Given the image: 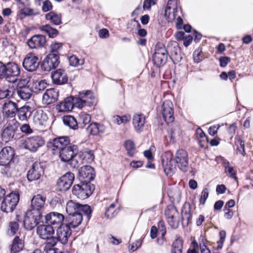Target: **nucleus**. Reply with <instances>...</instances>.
I'll return each instance as SVG.
<instances>
[{
	"label": "nucleus",
	"instance_id": "f257e3e1",
	"mask_svg": "<svg viewBox=\"0 0 253 253\" xmlns=\"http://www.w3.org/2000/svg\"><path fill=\"white\" fill-rule=\"evenodd\" d=\"M162 163L167 174L174 172L177 167L183 171H186L188 168V156L183 149L178 150L174 158L170 152H167L162 156Z\"/></svg>",
	"mask_w": 253,
	"mask_h": 253
},
{
	"label": "nucleus",
	"instance_id": "f03ea898",
	"mask_svg": "<svg viewBox=\"0 0 253 253\" xmlns=\"http://www.w3.org/2000/svg\"><path fill=\"white\" fill-rule=\"evenodd\" d=\"M14 156V151L10 147H4L0 151V166L4 167L1 173L6 176H11L10 163Z\"/></svg>",
	"mask_w": 253,
	"mask_h": 253
},
{
	"label": "nucleus",
	"instance_id": "7ed1b4c3",
	"mask_svg": "<svg viewBox=\"0 0 253 253\" xmlns=\"http://www.w3.org/2000/svg\"><path fill=\"white\" fill-rule=\"evenodd\" d=\"M95 189V186L90 183L83 182L82 185H75L72 190L73 194L81 199H85L91 195Z\"/></svg>",
	"mask_w": 253,
	"mask_h": 253
},
{
	"label": "nucleus",
	"instance_id": "20e7f679",
	"mask_svg": "<svg viewBox=\"0 0 253 253\" xmlns=\"http://www.w3.org/2000/svg\"><path fill=\"white\" fill-rule=\"evenodd\" d=\"M42 212L40 211L29 210L24 220V226L27 230L33 229L41 221Z\"/></svg>",
	"mask_w": 253,
	"mask_h": 253
},
{
	"label": "nucleus",
	"instance_id": "39448f33",
	"mask_svg": "<svg viewBox=\"0 0 253 253\" xmlns=\"http://www.w3.org/2000/svg\"><path fill=\"white\" fill-rule=\"evenodd\" d=\"M19 200V196L17 193H10L4 197L0 206L1 210L6 213L12 212Z\"/></svg>",
	"mask_w": 253,
	"mask_h": 253
},
{
	"label": "nucleus",
	"instance_id": "423d86ee",
	"mask_svg": "<svg viewBox=\"0 0 253 253\" xmlns=\"http://www.w3.org/2000/svg\"><path fill=\"white\" fill-rule=\"evenodd\" d=\"M66 211L68 215L82 211L86 215L88 218H90L92 212V210L89 206L87 205H82L73 202L72 200L67 202Z\"/></svg>",
	"mask_w": 253,
	"mask_h": 253
},
{
	"label": "nucleus",
	"instance_id": "0eeeda50",
	"mask_svg": "<svg viewBox=\"0 0 253 253\" xmlns=\"http://www.w3.org/2000/svg\"><path fill=\"white\" fill-rule=\"evenodd\" d=\"M62 46L61 42H53L50 46V53L45 57L42 62L38 63H60L58 51Z\"/></svg>",
	"mask_w": 253,
	"mask_h": 253
},
{
	"label": "nucleus",
	"instance_id": "6e6552de",
	"mask_svg": "<svg viewBox=\"0 0 253 253\" xmlns=\"http://www.w3.org/2000/svg\"><path fill=\"white\" fill-rule=\"evenodd\" d=\"M169 224L173 228H176L180 221L179 213L173 206H169L165 211Z\"/></svg>",
	"mask_w": 253,
	"mask_h": 253
},
{
	"label": "nucleus",
	"instance_id": "1a4fd4ad",
	"mask_svg": "<svg viewBox=\"0 0 253 253\" xmlns=\"http://www.w3.org/2000/svg\"><path fill=\"white\" fill-rule=\"evenodd\" d=\"M153 60L154 63H166L169 62L167 51L164 44L158 43L156 45Z\"/></svg>",
	"mask_w": 253,
	"mask_h": 253
},
{
	"label": "nucleus",
	"instance_id": "9d476101",
	"mask_svg": "<svg viewBox=\"0 0 253 253\" xmlns=\"http://www.w3.org/2000/svg\"><path fill=\"white\" fill-rule=\"evenodd\" d=\"M173 113L172 102L169 100L164 101L162 106V114L163 119L167 123H171L174 121Z\"/></svg>",
	"mask_w": 253,
	"mask_h": 253
},
{
	"label": "nucleus",
	"instance_id": "9b49d317",
	"mask_svg": "<svg viewBox=\"0 0 253 253\" xmlns=\"http://www.w3.org/2000/svg\"><path fill=\"white\" fill-rule=\"evenodd\" d=\"M79 178L84 183H90L94 179V170L93 168L86 165L82 167L78 170Z\"/></svg>",
	"mask_w": 253,
	"mask_h": 253
},
{
	"label": "nucleus",
	"instance_id": "f8f14e48",
	"mask_svg": "<svg viewBox=\"0 0 253 253\" xmlns=\"http://www.w3.org/2000/svg\"><path fill=\"white\" fill-rule=\"evenodd\" d=\"M78 151V146L73 144L60 150L59 156L62 161L69 162L77 155Z\"/></svg>",
	"mask_w": 253,
	"mask_h": 253
},
{
	"label": "nucleus",
	"instance_id": "ddd939ff",
	"mask_svg": "<svg viewBox=\"0 0 253 253\" xmlns=\"http://www.w3.org/2000/svg\"><path fill=\"white\" fill-rule=\"evenodd\" d=\"M46 42V37L42 34H35L27 41L28 46L31 49L42 48Z\"/></svg>",
	"mask_w": 253,
	"mask_h": 253
},
{
	"label": "nucleus",
	"instance_id": "4468645a",
	"mask_svg": "<svg viewBox=\"0 0 253 253\" xmlns=\"http://www.w3.org/2000/svg\"><path fill=\"white\" fill-rule=\"evenodd\" d=\"M74 180V175L71 172H67L63 175L57 181V187L60 191L68 190L72 185Z\"/></svg>",
	"mask_w": 253,
	"mask_h": 253
},
{
	"label": "nucleus",
	"instance_id": "2eb2a0df",
	"mask_svg": "<svg viewBox=\"0 0 253 253\" xmlns=\"http://www.w3.org/2000/svg\"><path fill=\"white\" fill-rule=\"evenodd\" d=\"M71 235L70 227L66 224H61L56 230V237L59 241L66 244Z\"/></svg>",
	"mask_w": 253,
	"mask_h": 253
},
{
	"label": "nucleus",
	"instance_id": "dca6fc26",
	"mask_svg": "<svg viewBox=\"0 0 253 253\" xmlns=\"http://www.w3.org/2000/svg\"><path fill=\"white\" fill-rule=\"evenodd\" d=\"M64 216L58 212H50L45 216V222L52 225H61L65 219Z\"/></svg>",
	"mask_w": 253,
	"mask_h": 253
},
{
	"label": "nucleus",
	"instance_id": "f3484780",
	"mask_svg": "<svg viewBox=\"0 0 253 253\" xmlns=\"http://www.w3.org/2000/svg\"><path fill=\"white\" fill-rule=\"evenodd\" d=\"M44 144L42 137L36 136L27 138L25 141V147L31 151L35 152L37 149Z\"/></svg>",
	"mask_w": 253,
	"mask_h": 253
},
{
	"label": "nucleus",
	"instance_id": "a211bd4d",
	"mask_svg": "<svg viewBox=\"0 0 253 253\" xmlns=\"http://www.w3.org/2000/svg\"><path fill=\"white\" fill-rule=\"evenodd\" d=\"M18 128V124L15 121H12L8 123L7 126L4 129L1 134L2 140L7 142L14 136L16 130Z\"/></svg>",
	"mask_w": 253,
	"mask_h": 253
},
{
	"label": "nucleus",
	"instance_id": "6ab92c4d",
	"mask_svg": "<svg viewBox=\"0 0 253 253\" xmlns=\"http://www.w3.org/2000/svg\"><path fill=\"white\" fill-rule=\"evenodd\" d=\"M17 65L18 64H14L10 67H7L5 64H0V78L14 77L18 75L19 71Z\"/></svg>",
	"mask_w": 253,
	"mask_h": 253
},
{
	"label": "nucleus",
	"instance_id": "aec40b11",
	"mask_svg": "<svg viewBox=\"0 0 253 253\" xmlns=\"http://www.w3.org/2000/svg\"><path fill=\"white\" fill-rule=\"evenodd\" d=\"M58 96V91L54 88L47 89L43 93L42 102L44 105H49L55 102Z\"/></svg>",
	"mask_w": 253,
	"mask_h": 253
},
{
	"label": "nucleus",
	"instance_id": "412c9836",
	"mask_svg": "<svg viewBox=\"0 0 253 253\" xmlns=\"http://www.w3.org/2000/svg\"><path fill=\"white\" fill-rule=\"evenodd\" d=\"M43 172L42 167L39 163H35L32 168L29 170L27 173V178L29 181H34L40 178Z\"/></svg>",
	"mask_w": 253,
	"mask_h": 253
},
{
	"label": "nucleus",
	"instance_id": "4be33fe9",
	"mask_svg": "<svg viewBox=\"0 0 253 253\" xmlns=\"http://www.w3.org/2000/svg\"><path fill=\"white\" fill-rule=\"evenodd\" d=\"M50 144L53 147V150L58 149L59 151L72 145L70 143V140L68 136L54 138Z\"/></svg>",
	"mask_w": 253,
	"mask_h": 253
},
{
	"label": "nucleus",
	"instance_id": "5701e85b",
	"mask_svg": "<svg viewBox=\"0 0 253 253\" xmlns=\"http://www.w3.org/2000/svg\"><path fill=\"white\" fill-rule=\"evenodd\" d=\"M54 232L53 227L48 224L47 225H40L37 228V233L40 238L42 239H45L51 236H53Z\"/></svg>",
	"mask_w": 253,
	"mask_h": 253
},
{
	"label": "nucleus",
	"instance_id": "b1692460",
	"mask_svg": "<svg viewBox=\"0 0 253 253\" xmlns=\"http://www.w3.org/2000/svg\"><path fill=\"white\" fill-rule=\"evenodd\" d=\"M82 211L76 213L68 215L66 217V221L70 228H76L81 224L83 220V214Z\"/></svg>",
	"mask_w": 253,
	"mask_h": 253
},
{
	"label": "nucleus",
	"instance_id": "393cba45",
	"mask_svg": "<svg viewBox=\"0 0 253 253\" xmlns=\"http://www.w3.org/2000/svg\"><path fill=\"white\" fill-rule=\"evenodd\" d=\"M132 125L134 130L138 133L141 132L145 124V117L142 114H135L132 117Z\"/></svg>",
	"mask_w": 253,
	"mask_h": 253
},
{
	"label": "nucleus",
	"instance_id": "a878e982",
	"mask_svg": "<svg viewBox=\"0 0 253 253\" xmlns=\"http://www.w3.org/2000/svg\"><path fill=\"white\" fill-rule=\"evenodd\" d=\"M51 78L54 84H63L68 82V77L62 69H58L52 73Z\"/></svg>",
	"mask_w": 253,
	"mask_h": 253
},
{
	"label": "nucleus",
	"instance_id": "bb28decb",
	"mask_svg": "<svg viewBox=\"0 0 253 253\" xmlns=\"http://www.w3.org/2000/svg\"><path fill=\"white\" fill-rule=\"evenodd\" d=\"M79 96L83 98L86 106H91L93 105L95 96L92 91L86 90L80 91L79 93Z\"/></svg>",
	"mask_w": 253,
	"mask_h": 253
},
{
	"label": "nucleus",
	"instance_id": "cd10ccee",
	"mask_svg": "<svg viewBox=\"0 0 253 253\" xmlns=\"http://www.w3.org/2000/svg\"><path fill=\"white\" fill-rule=\"evenodd\" d=\"M45 198L41 195H37L33 197L31 200L32 209L31 210L40 211L42 212V209L45 204Z\"/></svg>",
	"mask_w": 253,
	"mask_h": 253
},
{
	"label": "nucleus",
	"instance_id": "c85d7f7f",
	"mask_svg": "<svg viewBox=\"0 0 253 253\" xmlns=\"http://www.w3.org/2000/svg\"><path fill=\"white\" fill-rule=\"evenodd\" d=\"M17 111L16 104L12 101H9L3 104V113L7 117H14Z\"/></svg>",
	"mask_w": 253,
	"mask_h": 253
},
{
	"label": "nucleus",
	"instance_id": "c756f323",
	"mask_svg": "<svg viewBox=\"0 0 253 253\" xmlns=\"http://www.w3.org/2000/svg\"><path fill=\"white\" fill-rule=\"evenodd\" d=\"M45 19L48 20L55 26H58L62 23V15L51 11L45 15Z\"/></svg>",
	"mask_w": 253,
	"mask_h": 253
},
{
	"label": "nucleus",
	"instance_id": "7c9ffc66",
	"mask_svg": "<svg viewBox=\"0 0 253 253\" xmlns=\"http://www.w3.org/2000/svg\"><path fill=\"white\" fill-rule=\"evenodd\" d=\"M39 30L45 32L51 39L56 38L59 34V31L56 28L52 27L49 24L42 25L39 27Z\"/></svg>",
	"mask_w": 253,
	"mask_h": 253
},
{
	"label": "nucleus",
	"instance_id": "2f4dec72",
	"mask_svg": "<svg viewBox=\"0 0 253 253\" xmlns=\"http://www.w3.org/2000/svg\"><path fill=\"white\" fill-rule=\"evenodd\" d=\"M73 108V102L72 97L66 98L57 106V109L60 112H64L71 111Z\"/></svg>",
	"mask_w": 253,
	"mask_h": 253
},
{
	"label": "nucleus",
	"instance_id": "473e14b6",
	"mask_svg": "<svg viewBox=\"0 0 253 253\" xmlns=\"http://www.w3.org/2000/svg\"><path fill=\"white\" fill-rule=\"evenodd\" d=\"M32 108L29 106H23L17 109L18 117L20 120L25 121L29 118L32 114Z\"/></svg>",
	"mask_w": 253,
	"mask_h": 253
},
{
	"label": "nucleus",
	"instance_id": "72a5a7b5",
	"mask_svg": "<svg viewBox=\"0 0 253 253\" xmlns=\"http://www.w3.org/2000/svg\"><path fill=\"white\" fill-rule=\"evenodd\" d=\"M47 84L45 80H36L32 79L30 83L29 86H30L31 89L34 92H37L40 90H43L47 86Z\"/></svg>",
	"mask_w": 253,
	"mask_h": 253
},
{
	"label": "nucleus",
	"instance_id": "f704fd0d",
	"mask_svg": "<svg viewBox=\"0 0 253 253\" xmlns=\"http://www.w3.org/2000/svg\"><path fill=\"white\" fill-rule=\"evenodd\" d=\"M24 248V242L22 239H20L18 236H16L12 242L11 250L14 253L21 251Z\"/></svg>",
	"mask_w": 253,
	"mask_h": 253
},
{
	"label": "nucleus",
	"instance_id": "c9c22d12",
	"mask_svg": "<svg viewBox=\"0 0 253 253\" xmlns=\"http://www.w3.org/2000/svg\"><path fill=\"white\" fill-rule=\"evenodd\" d=\"M64 124L73 129H77L78 125L75 118L70 115L65 116L63 117Z\"/></svg>",
	"mask_w": 253,
	"mask_h": 253
},
{
	"label": "nucleus",
	"instance_id": "e433bc0d",
	"mask_svg": "<svg viewBox=\"0 0 253 253\" xmlns=\"http://www.w3.org/2000/svg\"><path fill=\"white\" fill-rule=\"evenodd\" d=\"M124 146L130 157H132L136 152L134 143L132 140L127 139L124 143Z\"/></svg>",
	"mask_w": 253,
	"mask_h": 253
},
{
	"label": "nucleus",
	"instance_id": "4c0bfd02",
	"mask_svg": "<svg viewBox=\"0 0 253 253\" xmlns=\"http://www.w3.org/2000/svg\"><path fill=\"white\" fill-rule=\"evenodd\" d=\"M32 90L29 87H22L20 89H17V93L21 99L28 100L31 96Z\"/></svg>",
	"mask_w": 253,
	"mask_h": 253
},
{
	"label": "nucleus",
	"instance_id": "58836bf2",
	"mask_svg": "<svg viewBox=\"0 0 253 253\" xmlns=\"http://www.w3.org/2000/svg\"><path fill=\"white\" fill-rule=\"evenodd\" d=\"M115 204L113 203L106 209L105 216L107 218L112 219L117 214V212L115 209Z\"/></svg>",
	"mask_w": 253,
	"mask_h": 253
},
{
	"label": "nucleus",
	"instance_id": "ea45409f",
	"mask_svg": "<svg viewBox=\"0 0 253 253\" xmlns=\"http://www.w3.org/2000/svg\"><path fill=\"white\" fill-rule=\"evenodd\" d=\"M223 164L225 168V171L227 172V174L236 179L237 177L235 176V170H234L233 167L230 165L229 162L227 161H224Z\"/></svg>",
	"mask_w": 253,
	"mask_h": 253
},
{
	"label": "nucleus",
	"instance_id": "a19ab883",
	"mask_svg": "<svg viewBox=\"0 0 253 253\" xmlns=\"http://www.w3.org/2000/svg\"><path fill=\"white\" fill-rule=\"evenodd\" d=\"M38 56H36L34 53L30 52L26 55L22 63H26V62H30V63H38Z\"/></svg>",
	"mask_w": 253,
	"mask_h": 253
},
{
	"label": "nucleus",
	"instance_id": "79ce46f5",
	"mask_svg": "<svg viewBox=\"0 0 253 253\" xmlns=\"http://www.w3.org/2000/svg\"><path fill=\"white\" fill-rule=\"evenodd\" d=\"M193 59L195 62L199 63L202 61L204 58V53L202 52L200 49H196L193 52Z\"/></svg>",
	"mask_w": 253,
	"mask_h": 253
},
{
	"label": "nucleus",
	"instance_id": "37998d69",
	"mask_svg": "<svg viewBox=\"0 0 253 253\" xmlns=\"http://www.w3.org/2000/svg\"><path fill=\"white\" fill-rule=\"evenodd\" d=\"M91 121V117L89 115L82 113L80 115L79 124H83L84 126L88 124Z\"/></svg>",
	"mask_w": 253,
	"mask_h": 253
},
{
	"label": "nucleus",
	"instance_id": "c03bdc74",
	"mask_svg": "<svg viewBox=\"0 0 253 253\" xmlns=\"http://www.w3.org/2000/svg\"><path fill=\"white\" fill-rule=\"evenodd\" d=\"M53 8L52 3L49 0H45L42 2V10L43 12H50Z\"/></svg>",
	"mask_w": 253,
	"mask_h": 253
},
{
	"label": "nucleus",
	"instance_id": "a18cd8bd",
	"mask_svg": "<svg viewBox=\"0 0 253 253\" xmlns=\"http://www.w3.org/2000/svg\"><path fill=\"white\" fill-rule=\"evenodd\" d=\"M73 102V107L75 106L79 108H82L84 106H86L83 98L80 97H72Z\"/></svg>",
	"mask_w": 253,
	"mask_h": 253
},
{
	"label": "nucleus",
	"instance_id": "49530a36",
	"mask_svg": "<svg viewBox=\"0 0 253 253\" xmlns=\"http://www.w3.org/2000/svg\"><path fill=\"white\" fill-rule=\"evenodd\" d=\"M84 159L87 163H91L94 159V152L92 150H87L84 152Z\"/></svg>",
	"mask_w": 253,
	"mask_h": 253
},
{
	"label": "nucleus",
	"instance_id": "de8ad7c7",
	"mask_svg": "<svg viewBox=\"0 0 253 253\" xmlns=\"http://www.w3.org/2000/svg\"><path fill=\"white\" fill-rule=\"evenodd\" d=\"M182 242L180 239H176L175 240L172 244V249L171 251L177 252L178 250L179 252H182Z\"/></svg>",
	"mask_w": 253,
	"mask_h": 253
},
{
	"label": "nucleus",
	"instance_id": "09e8293b",
	"mask_svg": "<svg viewBox=\"0 0 253 253\" xmlns=\"http://www.w3.org/2000/svg\"><path fill=\"white\" fill-rule=\"evenodd\" d=\"M236 145L237 146V153L241 154L242 156L245 155V142L240 139H239L236 142Z\"/></svg>",
	"mask_w": 253,
	"mask_h": 253
},
{
	"label": "nucleus",
	"instance_id": "8fccbe9b",
	"mask_svg": "<svg viewBox=\"0 0 253 253\" xmlns=\"http://www.w3.org/2000/svg\"><path fill=\"white\" fill-rule=\"evenodd\" d=\"M191 219V215L189 211H182L181 213V220L182 221L186 224H188L189 221Z\"/></svg>",
	"mask_w": 253,
	"mask_h": 253
},
{
	"label": "nucleus",
	"instance_id": "3c124183",
	"mask_svg": "<svg viewBox=\"0 0 253 253\" xmlns=\"http://www.w3.org/2000/svg\"><path fill=\"white\" fill-rule=\"evenodd\" d=\"M172 9L169 8V9L166 7L165 10V17L166 19L169 21H172L174 20V15L172 14Z\"/></svg>",
	"mask_w": 253,
	"mask_h": 253
},
{
	"label": "nucleus",
	"instance_id": "603ef678",
	"mask_svg": "<svg viewBox=\"0 0 253 253\" xmlns=\"http://www.w3.org/2000/svg\"><path fill=\"white\" fill-rule=\"evenodd\" d=\"M209 197V192L207 188H204L201 193V198L200 199V204L204 205L205 204L206 200Z\"/></svg>",
	"mask_w": 253,
	"mask_h": 253
},
{
	"label": "nucleus",
	"instance_id": "864d4df0",
	"mask_svg": "<svg viewBox=\"0 0 253 253\" xmlns=\"http://www.w3.org/2000/svg\"><path fill=\"white\" fill-rule=\"evenodd\" d=\"M45 240H46V245L45 246V248L46 247L48 248V246H50L51 247L54 246L56 244L58 240L57 237H53V235L48 237L47 239H45Z\"/></svg>",
	"mask_w": 253,
	"mask_h": 253
},
{
	"label": "nucleus",
	"instance_id": "5fc2aeb1",
	"mask_svg": "<svg viewBox=\"0 0 253 253\" xmlns=\"http://www.w3.org/2000/svg\"><path fill=\"white\" fill-rule=\"evenodd\" d=\"M219 235L220 236V240L217 242V248L218 249H221L226 237V232L224 230H222L219 232Z\"/></svg>",
	"mask_w": 253,
	"mask_h": 253
},
{
	"label": "nucleus",
	"instance_id": "6e6d98bb",
	"mask_svg": "<svg viewBox=\"0 0 253 253\" xmlns=\"http://www.w3.org/2000/svg\"><path fill=\"white\" fill-rule=\"evenodd\" d=\"M10 91L6 87L0 88V99L8 97L10 95Z\"/></svg>",
	"mask_w": 253,
	"mask_h": 253
},
{
	"label": "nucleus",
	"instance_id": "4d7b16f0",
	"mask_svg": "<svg viewBox=\"0 0 253 253\" xmlns=\"http://www.w3.org/2000/svg\"><path fill=\"white\" fill-rule=\"evenodd\" d=\"M158 0H144L143 7L144 9H149L152 5H155Z\"/></svg>",
	"mask_w": 253,
	"mask_h": 253
},
{
	"label": "nucleus",
	"instance_id": "13d9d810",
	"mask_svg": "<svg viewBox=\"0 0 253 253\" xmlns=\"http://www.w3.org/2000/svg\"><path fill=\"white\" fill-rule=\"evenodd\" d=\"M30 82H31V80L30 81L27 79H20L18 80L17 83L18 89H20L22 87H29V86H27L26 85L28 84H30Z\"/></svg>",
	"mask_w": 253,
	"mask_h": 253
},
{
	"label": "nucleus",
	"instance_id": "bf43d9fd",
	"mask_svg": "<svg viewBox=\"0 0 253 253\" xmlns=\"http://www.w3.org/2000/svg\"><path fill=\"white\" fill-rule=\"evenodd\" d=\"M35 119L39 121L40 124L42 125L45 121H46V116L45 114L42 112L41 113H38L37 115L35 116Z\"/></svg>",
	"mask_w": 253,
	"mask_h": 253
},
{
	"label": "nucleus",
	"instance_id": "052dcab7",
	"mask_svg": "<svg viewBox=\"0 0 253 253\" xmlns=\"http://www.w3.org/2000/svg\"><path fill=\"white\" fill-rule=\"evenodd\" d=\"M39 64H22L24 68L28 72H34L37 70Z\"/></svg>",
	"mask_w": 253,
	"mask_h": 253
},
{
	"label": "nucleus",
	"instance_id": "680f3d73",
	"mask_svg": "<svg viewBox=\"0 0 253 253\" xmlns=\"http://www.w3.org/2000/svg\"><path fill=\"white\" fill-rule=\"evenodd\" d=\"M9 227L11 232L14 234L19 229V224L16 221H12L9 223Z\"/></svg>",
	"mask_w": 253,
	"mask_h": 253
},
{
	"label": "nucleus",
	"instance_id": "e2e57ef3",
	"mask_svg": "<svg viewBox=\"0 0 253 253\" xmlns=\"http://www.w3.org/2000/svg\"><path fill=\"white\" fill-rule=\"evenodd\" d=\"M57 67L55 64H41V68L42 71L48 72L52 69H55Z\"/></svg>",
	"mask_w": 253,
	"mask_h": 253
},
{
	"label": "nucleus",
	"instance_id": "0e129e2a",
	"mask_svg": "<svg viewBox=\"0 0 253 253\" xmlns=\"http://www.w3.org/2000/svg\"><path fill=\"white\" fill-rule=\"evenodd\" d=\"M99 36L100 38L106 39L109 36V31L106 29H102L99 31Z\"/></svg>",
	"mask_w": 253,
	"mask_h": 253
},
{
	"label": "nucleus",
	"instance_id": "69168bd1",
	"mask_svg": "<svg viewBox=\"0 0 253 253\" xmlns=\"http://www.w3.org/2000/svg\"><path fill=\"white\" fill-rule=\"evenodd\" d=\"M224 217L226 219H231L232 217L233 212L231 210H230L229 208H228L226 207H224Z\"/></svg>",
	"mask_w": 253,
	"mask_h": 253
},
{
	"label": "nucleus",
	"instance_id": "338daca9",
	"mask_svg": "<svg viewBox=\"0 0 253 253\" xmlns=\"http://www.w3.org/2000/svg\"><path fill=\"white\" fill-rule=\"evenodd\" d=\"M166 7H167L168 9H169V8L170 9H174L177 7V0H168L167 6Z\"/></svg>",
	"mask_w": 253,
	"mask_h": 253
},
{
	"label": "nucleus",
	"instance_id": "774afa93",
	"mask_svg": "<svg viewBox=\"0 0 253 253\" xmlns=\"http://www.w3.org/2000/svg\"><path fill=\"white\" fill-rule=\"evenodd\" d=\"M26 14H27V11L26 10V7H24L19 10L17 16L20 20H23L26 17L28 16V15H26Z\"/></svg>",
	"mask_w": 253,
	"mask_h": 253
}]
</instances>
